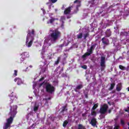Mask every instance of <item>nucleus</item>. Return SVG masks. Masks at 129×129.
Here are the masks:
<instances>
[{
    "label": "nucleus",
    "instance_id": "obj_11",
    "mask_svg": "<svg viewBox=\"0 0 129 129\" xmlns=\"http://www.w3.org/2000/svg\"><path fill=\"white\" fill-rule=\"evenodd\" d=\"M96 46V44H93L91 46L90 49H88L87 50V52H89V53H93V51H94V48Z\"/></svg>",
    "mask_w": 129,
    "mask_h": 129
},
{
    "label": "nucleus",
    "instance_id": "obj_14",
    "mask_svg": "<svg viewBox=\"0 0 129 129\" xmlns=\"http://www.w3.org/2000/svg\"><path fill=\"white\" fill-rule=\"evenodd\" d=\"M121 88H122V85L121 83H119L116 85V90L118 91V92H119V91L121 90Z\"/></svg>",
    "mask_w": 129,
    "mask_h": 129
},
{
    "label": "nucleus",
    "instance_id": "obj_38",
    "mask_svg": "<svg viewBox=\"0 0 129 129\" xmlns=\"http://www.w3.org/2000/svg\"><path fill=\"white\" fill-rule=\"evenodd\" d=\"M64 55L66 56L64 58H63V59L64 60H66V59L67 58V54L66 53H64Z\"/></svg>",
    "mask_w": 129,
    "mask_h": 129
},
{
    "label": "nucleus",
    "instance_id": "obj_8",
    "mask_svg": "<svg viewBox=\"0 0 129 129\" xmlns=\"http://www.w3.org/2000/svg\"><path fill=\"white\" fill-rule=\"evenodd\" d=\"M30 57V55H29V52H24L22 54V57L20 58L21 60V63H22V62H24V60L26 58H29Z\"/></svg>",
    "mask_w": 129,
    "mask_h": 129
},
{
    "label": "nucleus",
    "instance_id": "obj_50",
    "mask_svg": "<svg viewBox=\"0 0 129 129\" xmlns=\"http://www.w3.org/2000/svg\"><path fill=\"white\" fill-rule=\"evenodd\" d=\"M127 91H129V87L127 88Z\"/></svg>",
    "mask_w": 129,
    "mask_h": 129
},
{
    "label": "nucleus",
    "instance_id": "obj_46",
    "mask_svg": "<svg viewBox=\"0 0 129 129\" xmlns=\"http://www.w3.org/2000/svg\"><path fill=\"white\" fill-rule=\"evenodd\" d=\"M51 98L50 97H48L47 99H46V100H50Z\"/></svg>",
    "mask_w": 129,
    "mask_h": 129
},
{
    "label": "nucleus",
    "instance_id": "obj_56",
    "mask_svg": "<svg viewBox=\"0 0 129 129\" xmlns=\"http://www.w3.org/2000/svg\"><path fill=\"white\" fill-rule=\"evenodd\" d=\"M114 29H115V27H114Z\"/></svg>",
    "mask_w": 129,
    "mask_h": 129
},
{
    "label": "nucleus",
    "instance_id": "obj_53",
    "mask_svg": "<svg viewBox=\"0 0 129 129\" xmlns=\"http://www.w3.org/2000/svg\"><path fill=\"white\" fill-rule=\"evenodd\" d=\"M59 68H60V67H58V68H57V69H59Z\"/></svg>",
    "mask_w": 129,
    "mask_h": 129
},
{
    "label": "nucleus",
    "instance_id": "obj_15",
    "mask_svg": "<svg viewBox=\"0 0 129 129\" xmlns=\"http://www.w3.org/2000/svg\"><path fill=\"white\" fill-rule=\"evenodd\" d=\"M102 42L103 44H104V45H108V43H109V40L108 38H105V37H103L102 38Z\"/></svg>",
    "mask_w": 129,
    "mask_h": 129
},
{
    "label": "nucleus",
    "instance_id": "obj_30",
    "mask_svg": "<svg viewBox=\"0 0 129 129\" xmlns=\"http://www.w3.org/2000/svg\"><path fill=\"white\" fill-rule=\"evenodd\" d=\"M119 68L121 69V70H125V67L121 65L119 66Z\"/></svg>",
    "mask_w": 129,
    "mask_h": 129
},
{
    "label": "nucleus",
    "instance_id": "obj_5",
    "mask_svg": "<svg viewBox=\"0 0 129 129\" xmlns=\"http://www.w3.org/2000/svg\"><path fill=\"white\" fill-rule=\"evenodd\" d=\"M107 109H108V105L107 104H104L100 107L99 113L100 114H106Z\"/></svg>",
    "mask_w": 129,
    "mask_h": 129
},
{
    "label": "nucleus",
    "instance_id": "obj_57",
    "mask_svg": "<svg viewBox=\"0 0 129 129\" xmlns=\"http://www.w3.org/2000/svg\"><path fill=\"white\" fill-rule=\"evenodd\" d=\"M128 129H129V127H128Z\"/></svg>",
    "mask_w": 129,
    "mask_h": 129
},
{
    "label": "nucleus",
    "instance_id": "obj_12",
    "mask_svg": "<svg viewBox=\"0 0 129 129\" xmlns=\"http://www.w3.org/2000/svg\"><path fill=\"white\" fill-rule=\"evenodd\" d=\"M71 9H72V7H69L66 9L64 11V15H69L71 13Z\"/></svg>",
    "mask_w": 129,
    "mask_h": 129
},
{
    "label": "nucleus",
    "instance_id": "obj_13",
    "mask_svg": "<svg viewBox=\"0 0 129 129\" xmlns=\"http://www.w3.org/2000/svg\"><path fill=\"white\" fill-rule=\"evenodd\" d=\"M83 88V85L80 84L76 86V87L74 89V91L75 92H78V90H80V89Z\"/></svg>",
    "mask_w": 129,
    "mask_h": 129
},
{
    "label": "nucleus",
    "instance_id": "obj_4",
    "mask_svg": "<svg viewBox=\"0 0 129 129\" xmlns=\"http://www.w3.org/2000/svg\"><path fill=\"white\" fill-rule=\"evenodd\" d=\"M45 86V90L47 92V93H50V94H52L55 92V90H56V88L55 87L52 86L50 83L47 82H43L41 84H39V87H42V86Z\"/></svg>",
    "mask_w": 129,
    "mask_h": 129
},
{
    "label": "nucleus",
    "instance_id": "obj_52",
    "mask_svg": "<svg viewBox=\"0 0 129 129\" xmlns=\"http://www.w3.org/2000/svg\"><path fill=\"white\" fill-rule=\"evenodd\" d=\"M82 116H84V114H82Z\"/></svg>",
    "mask_w": 129,
    "mask_h": 129
},
{
    "label": "nucleus",
    "instance_id": "obj_21",
    "mask_svg": "<svg viewBox=\"0 0 129 129\" xmlns=\"http://www.w3.org/2000/svg\"><path fill=\"white\" fill-rule=\"evenodd\" d=\"M114 86H115V83H113L110 84V87L109 88L108 90L110 91L112 90L113 88H114Z\"/></svg>",
    "mask_w": 129,
    "mask_h": 129
},
{
    "label": "nucleus",
    "instance_id": "obj_51",
    "mask_svg": "<svg viewBox=\"0 0 129 129\" xmlns=\"http://www.w3.org/2000/svg\"><path fill=\"white\" fill-rule=\"evenodd\" d=\"M29 67H30V68H32L33 67V66H30Z\"/></svg>",
    "mask_w": 129,
    "mask_h": 129
},
{
    "label": "nucleus",
    "instance_id": "obj_17",
    "mask_svg": "<svg viewBox=\"0 0 129 129\" xmlns=\"http://www.w3.org/2000/svg\"><path fill=\"white\" fill-rule=\"evenodd\" d=\"M55 21H58V19L51 17L50 19L47 21V24H53Z\"/></svg>",
    "mask_w": 129,
    "mask_h": 129
},
{
    "label": "nucleus",
    "instance_id": "obj_48",
    "mask_svg": "<svg viewBox=\"0 0 129 129\" xmlns=\"http://www.w3.org/2000/svg\"><path fill=\"white\" fill-rule=\"evenodd\" d=\"M71 17V16H68V17H67V19H70Z\"/></svg>",
    "mask_w": 129,
    "mask_h": 129
},
{
    "label": "nucleus",
    "instance_id": "obj_22",
    "mask_svg": "<svg viewBox=\"0 0 129 129\" xmlns=\"http://www.w3.org/2000/svg\"><path fill=\"white\" fill-rule=\"evenodd\" d=\"M77 39H82V37H83V33L82 32L80 33L77 36Z\"/></svg>",
    "mask_w": 129,
    "mask_h": 129
},
{
    "label": "nucleus",
    "instance_id": "obj_41",
    "mask_svg": "<svg viewBox=\"0 0 129 129\" xmlns=\"http://www.w3.org/2000/svg\"><path fill=\"white\" fill-rule=\"evenodd\" d=\"M85 96L86 98H88V94L86 93L85 94Z\"/></svg>",
    "mask_w": 129,
    "mask_h": 129
},
{
    "label": "nucleus",
    "instance_id": "obj_32",
    "mask_svg": "<svg viewBox=\"0 0 129 129\" xmlns=\"http://www.w3.org/2000/svg\"><path fill=\"white\" fill-rule=\"evenodd\" d=\"M120 123L121 125H124V124H125V123H124V121L122 119H120Z\"/></svg>",
    "mask_w": 129,
    "mask_h": 129
},
{
    "label": "nucleus",
    "instance_id": "obj_34",
    "mask_svg": "<svg viewBox=\"0 0 129 129\" xmlns=\"http://www.w3.org/2000/svg\"><path fill=\"white\" fill-rule=\"evenodd\" d=\"M81 67L82 68H83V69H85V70L87 69V66L85 64L82 66Z\"/></svg>",
    "mask_w": 129,
    "mask_h": 129
},
{
    "label": "nucleus",
    "instance_id": "obj_6",
    "mask_svg": "<svg viewBox=\"0 0 129 129\" xmlns=\"http://www.w3.org/2000/svg\"><path fill=\"white\" fill-rule=\"evenodd\" d=\"M18 99V97L16 96H12L11 95L10 97L8 99V102L10 105L12 104L15 101V100H17Z\"/></svg>",
    "mask_w": 129,
    "mask_h": 129
},
{
    "label": "nucleus",
    "instance_id": "obj_43",
    "mask_svg": "<svg viewBox=\"0 0 129 129\" xmlns=\"http://www.w3.org/2000/svg\"><path fill=\"white\" fill-rule=\"evenodd\" d=\"M107 111L108 112V113H111V109H109V110H107Z\"/></svg>",
    "mask_w": 129,
    "mask_h": 129
},
{
    "label": "nucleus",
    "instance_id": "obj_20",
    "mask_svg": "<svg viewBox=\"0 0 129 129\" xmlns=\"http://www.w3.org/2000/svg\"><path fill=\"white\" fill-rule=\"evenodd\" d=\"M89 36H90L89 32H87L85 33H84L83 34L84 40H85V41H86V40H87V38H88Z\"/></svg>",
    "mask_w": 129,
    "mask_h": 129
},
{
    "label": "nucleus",
    "instance_id": "obj_49",
    "mask_svg": "<svg viewBox=\"0 0 129 129\" xmlns=\"http://www.w3.org/2000/svg\"><path fill=\"white\" fill-rule=\"evenodd\" d=\"M17 84H18V85H20V84H21L19 82H17Z\"/></svg>",
    "mask_w": 129,
    "mask_h": 129
},
{
    "label": "nucleus",
    "instance_id": "obj_3",
    "mask_svg": "<svg viewBox=\"0 0 129 129\" xmlns=\"http://www.w3.org/2000/svg\"><path fill=\"white\" fill-rule=\"evenodd\" d=\"M27 36L26 37V45L27 47L30 48L32 47V45H33V42H34V40L35 38L34 36H35V30L34 29L31 30H28Z\"/></svg>",
    "mask_w": 129,
    "mask_h": 129
},
{
    "label": "nucleus",
    "instance_id": "obj_55",
    "mask_svg": "<svg viewBox=\"0 0 129 129\" xmlns=\"http://www.w3.org/2000/svg\"><path fill=\"white\" fill-rule=\"evenodd\" d=\"M26 69H28V68H27Z\"/></svg>",
    "mask_w": 129,
    "mask_h": 129
},
{
    "label": "nucleus",
    "instance_id": "obj_42",
    "mask_svg": "<svg viewBox=\"0 0 129 129\" xmlns=\"http://www.w3.org/2000/svg\"><path fill=\"white\" fill-rule=\"evenodd\" d=\"M41 11H42L43 14H44H44H45V13H46V11H45V10L43 8H41Z\"/></svg>",
    "mask_w": 129,
    "mask_h": 129
},
{
    "label": "nucleus",
    "instance_id": "obj_31",
    "mask_svg": "<svg viewBox=\"0 0 129 129\" xmlns=\"http://www.w3.org/2000/svg\"><path fill=\"white\" fill-rule=\"evenodd\" d=\"M96 112L95 111H93L91 112V115H93V116H96Z\"/></svg>",
    "mask_w": 129,
    "mask_h": 129
},
{
    "label": "nucleus",
    "instance_id": "obj_26",
    "mask_svg": "<svg viewBox=\"0 0 129 129\" xmlns=\"http://www.w3.org/2000/svg\"><path fill=\"white\" fill-rule=\"evenodd\" d=\"M65 20H66V18H65V17H64V16H61V17H60V19L59 20V21H60V22H61V23H64V21H65Z\"/></svg>",
    "mask_w": 129,
    "mask_h": 129
},
{
    "label": "nucleus",
    "instance_id": "obj_16",
    "mask_svg": "<svg viewBox=\"0 0 129 129\" xmlns=\"http://www.w3.org/2000/svg\"><path fill=\"white\" fill-rule=\"evenodd\" d=\"M74 3L78 4V5H77V10L78 11V8L81 7V1L80 0H76L74 1Z\"/></svg>",
    "mask_w": 129,
    "mask_h": 129
},
{
    "label": "nucleus",
    "instance_id": "obj_47",
    "mask_svg": "<svg viewBox=\"0 0 129 129\" xmlns=\"http://www.w3.org/2000/svg\"><path fill=\"white\" fill-rule=\"evenodd\" d=\"M108 104H109V105H111V104H110V102H108Z\"/></svg>",
    "mask_w": 129,
    "mask_h": 129
},
{
    "label": "nucleus",
    "instance_id": "obj_39",
    "mask_svg": "<svg viewBox=\"0 0 129 129\" xmlns=\"http://www.w3.org/2000/svg\"><path fill=\"white\" fill-rule=\"evenodd\" d=\"M114 129H119V125H116L114 126Z\"/></svg>",
    "mask_w": 129,
    "mask_h": 129
},
{
    "label": "nucleus",
    "instance_id": "obj_2",
    "mask_svg": "<svg viewBox=\"0 0 129 129\" xmlns=\"http://www.w3.org/2000/svg\"><path fill=\"white\" fill-rule=\"evenodd\" d=\"M50 34L48 35V40L50 41V43H48V46H51L52 44H55L59 38L61 37V32L58 29L49 30Z\"/></svg>",
    "mask_w": 129,
    "mask_h": 129
},
{
    "label": "nucleus",
    "instance_id": "obj_35",
    "mask_svg": "<svg viewBox=\"0 0 129 129\" xmlns=\"http://www.w3.org/2000/svg\"><path fill=\"white\" fill-rule=\"evenodd\" d=\"M45 79V78L42 77L41 78L39 79V82H41V81H43Z\"/></svg>",
    "mask_w": 129,
    "mask_h": 129
},
{
    "label": "nucleus",
    "instance_id": "obj_40",
    "mask_svg": "<svg viewBox=\"0 0 129 129\" xmlns=\"http://www.w3.org/2000/svg\"><path fill=\"white\" fill-rule=\"evenodd\" d=\"M62 47H64V44H60L59 45V48H62Z\"/></svg>",
    "mask_w": 129,
    "mask_h": 129
},
{
    "label": "nucleus",
    "instance_id": "obj_18",
    "mask_svg": "<svg viewBox=\"0 0 129 129\" xmlns=\"http://www.w3.org/2000/svg\"><path fill=\"white\" fill-rule=\"evenodd\" d=\"M91 54H92L91 52H89V51H87V52H86L84 54H83L82 56V58H83V59H85V58H86V57L88 56H90L91 55Z\"/></svg>",
    "mask_w": 129,
    "mask_h": 129
},
{
    "label": "nucleus",
    "instance_id": "obj_10",
    "mask_svg": "<svg viewBox=\"0 0 129 129\" xmlns=\"http://www.w3.org/2000/svg\"><path fill=\"white\" fill-rule=\"evenodd\" d=\"M105 34L106 35L105 37L106 38H109L110 36H111L112 32L111 30H110V29H108L105 32Z\"/></svg>",
    "mask_w": 129,
    "mask_h": 129
},
{
    "label": "nucleus",
    "instance_id": "obj_1",
    "mask_svg": "<svg viewBox=\"0 0 129 129\" xmlns=\"http://www.w3.org/2000/svg\"><path fill=\"white\" fill-rule=\"evenodd\" d=\"M17 109H18L17 105H14L13 106L10 105V111L9 115H11V116L7 119V122L5 123L3 127L4 129H8L9 127H11V125L13 123V121H14V118H15L16 115L18 113Z\"/></svg>",
    "mask_w": 129,
    "mask_h": 129
},
{
    "label": "nucleus",
    "instance_id": "obj_29",
    "mask_svg": "<svg viewBox=\"0 0 129 129\" xmlns=\"http://www.w3.org/2000/svg\"><path fill=\"white\" fill-rule=\"evenodd\" d=\"M13 76H14V77H16V76H18V70H14Z\"/></svg>",
    "mask_w": 129,
    "mask_h": 129
},
{
    "label": "nucleus",
    "instance_id": "obj_44",
    "mask_svg": "<svg viewBox=\"0 0 129 129\" xmlns=\"http://www.w3.org/2000/svg\"><path fill=\"white\" fill-rule=\"evenodd\" d=\"M124 110L126 112H129V109H125Z\"/></svg>",
    "mask_w": 129,
    "mask_h": 129
},
{
    "label": "nucleus",
    "instance_id": "obj_54",
    "mask_svg": "<svg viewBox=\"0 0 129 129\" xmlns=\"http://www.w3.org/2000/svg\"><path fill=\"white\" fill-rule=\"evenodd\" d=\"M45 71H46V69H45V70H44V72H45Z\"/></svg>",
    "mask_w": 129,
    "mask_h": 129
},
{
    "label": "nucleus",
    "instance_id": "obj_9",
    "mask_svg": "<svg viewBox=\"0 0 129 129\" xmlns=\"http://www.w3.org/2000/svg\"><path fill=\"white\" fill-rule=\"evenodd\" d=\"M92 126H96L97 123V121L96 120V118H93L91 119V121L90 123Z\"/></svg>",
    "mask_w": 129,
    "mask_h": 129
},
{
    "label": "nucleus",
    "instance_id": "obj_19",
    "mask_svg": "<svg viewBox=\"0 0 129 129\" xmlns=\"http://www.w3.org/2000/svg\"><path fill=\"white\" fill-rule=\"evenodd\" d=\"M61 110L60 111L61 113H63L64 111H67L68 109L67 108V104L65 106L61 107Z\"/></svg>",
    "mask_w": 129,
    "mask_h": 129
},
{
    "label": "nucleus",
    "instance_id": "obj_23",
    "mask_svg": "<svg viewBox=\"0 0 129 129\" xmlns=\"http://www.w3.org/2000/svg\"><path fill=\"white\" fill-rule=\"evenodd\" d=\"M38 109H39V106H37L35 105L33 107V110L35 112H37L38 111Z\"/></svg>",
    "mask_w": 129,
    "mask_h": 129
},
{
    "label": "nucleus",
    "instance_id": "obj_7",
    "mask_svg": "<svg viewBox=\"0 0 129 129\" xmlns=\"http://www.w3.org/2000/svg\"><path fill=\"white\" fill-rule=\"evenodd\" d=\"M100 66L102 67L101 71H103V68H105V56L101 57Z\"/></svg>",
    "mask_w": 129,
    "mask_h": 129
},
{
    "label": "nucleus",
    "instance_id": "obj_36",
    "mask_svg": "<svg viewBox=\"0 0 129 129\" xmlns=\"http://www.w3.org/2000/svg\"><path fill=\"white\" fill-rule=\"evenodd\" d=\"M52 4H55L57 2V0H49Z\"/></svg>",
    "mask_w": 129,
    "mask_h": 129
},
{
    "label": "nucleus",
    "instance_id": "obj_24",
    "mask_svg": "<svg viewBox=\"0 0 129 129\" xmlns=\"http://www.w3.org/2000/svg\"><path fill=\"white\" fill-rule=\"evenodd\" d=\"M97 107H98V103L94 104V106L92 107L93 110H95V109H96Z\"/></svg>",
    "mask_w": 129,
    "mask_h": 129
},
{
    "label": "nucleus",
    "instance_id": "obj_33",
    "mask_svg": "<svg viewBox=\"0 0 129 129\" xmlns=\"http://www.w3.org/2000/svg\"><path fill=\"white\" fill-rule=\"evenodd\" d=\"M63 71H64V68H62L60 71L59 72V75L63 73Z\"/></svg>",
    "mask_w": 129,
    "mask_h": 129
},
{
    "label": "nucleus",
    "instance_id": "obj_45",
    "mask_svg": "<svg viewBox=\"0 0 129 129\" xmlns=\"http://www.w3.org/2000/svg\"><path fill=\"white\" fill-rule=\"evenodd\" d=\"M63 27H64V23L61 24V28H63Z\"/></svg>",
    "mask_w": 129,
    "mask_h": 129
},
{
    "label": "nucleus",
    "instance_id": "obj_27",
    "mask_svg": "<svg viewBox=\"0 0 129 129\" xmlns=\"http://www.w3.org/2000/svg\"><path fill=\"white\" fill-rule=\"evenodd\" d=\"M15 82H17V81L19 82H22V79H21L20 78H16L14 79Z\"/></svg>",
    "mask_w": 129,
    "mask_h": 129
},
{
    "label": "nucleus",
    "instance_id": "obj_25",
    "mask_svg": "<svg viewBox=\"0 0 129 129\" xmlns=\"http://www.w3.org/2000/svg\"><path fill=\"white\" fill-rule=\"evenodd\" d=\"M60 59H61V57H57L56 61H55V65H58L59 64Z\"/></svg>",
    "mask_w": 129,
    "mask_h": 129
},
{
    "label": "nucleus",
    "instance_id": "obj_28",
    "mask_svg": "<svg viewBox=\"0 0 129 129\" xmlns=\"http://www.w3.org/2000/svg\"><path fill=\"white\" fill-rule=\"evenodd\" d=\"M67 124H68V121L65 120V121L63 122L62 125H63V126L64 127H66V125H67Z\"/></svg>",
    "mask_w": 129,
    "mask_h": 129
},
{
    "label": "nucleus",
    "instance_id": "obj_37",
    "mask_svg": "<svg viewBox=\"0 0 129 129\" xmlns=\"http://www.w3.org/2000/svg\"><path fill=\"white\" fill-rule=\"evenodd\" d=\"M109 26H110V25L109 23H106L105 25V27H104V29H106V27H109Z\"/></svg>",
    "mask_w": 129,
    "mask_h": 129
}]
</instances>
